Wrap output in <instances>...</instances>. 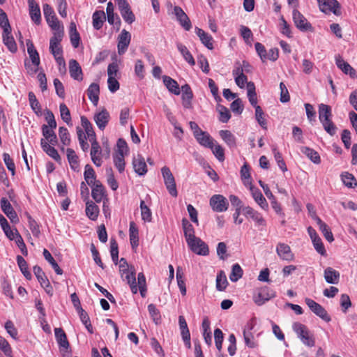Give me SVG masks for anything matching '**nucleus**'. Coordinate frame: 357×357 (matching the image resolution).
Instances as JSON below:
<instances>
[{
  "label": "nucleus",
  "mask_w": 357,
  "mask_h": 357,
  "mask_svg": "<svg viewBox=\"0 0 357 357\" xmlns=\"http://www.w3.org/2000/svg\"><path fill=\"white\" fill-rule=\"evenodd\" d=\"M292 328L303 344L309 347H312L315 345L314 335L308 330L306 326L300 322H295L293 324Z\"/></svg>",
  "instance_id": "1"
},
{
  "label": "nucleus",
  "mask_w": 357,
  "mask_h": 357,
  "mask_svg": "<svg viewBox=\"0 0 357 357\" xmlns=\"http://www.w3.org/2000/svg\"><path fill=\"white\" fill-rule=\"evenodd\" d=\"M275 296V292L273 290L268 287H263L256 289L252 299L256 305L261 306Z\"/></svg>",
  "instance_id": "2"
},
{
  "label": "nucleus",
  "mask_w": 357,
  "mask_h": 357,
  "mask_svg": "<svg viewBox=\"0 0 357 357\" xmlns=\"http://www.w3.org/2000/svg\"><path fill=\"white\" fill-rule=\"evenodd\" d=\"M161 173L164 179L165 185L169 193L174 197H177L178 192L176 190L175 178L170 171V169L166 166L161 169Z\"/></svg>",
  "instance_id": "3"
},
{
  "label": "nucleus",
  "mask_w": 357,
  "mask_h": 357,
  "mask_svg": "<svg viewBox=\"0 0 357 357\" xmlns=\"http://www.w3.org/2000/svg\"><path fill=\"white\" fill-rule=\"evenodd\" d=\"M43 13L48 25L54 31H63L61 27L53 8L47 3L43 5Z\"/></svg>",
  "instance_id": "4"
},
{
  "label": "nucleus",
  "mask_w": 357,
  "mask_h": 357,
  "mask_svg": "<svg viewBox=\"0 0 357 357\" xmlns=\"http://www.w3.org/2000/svg\"><path fill=\"white\" fill-rule=\"evenodd\" d=\"M187 243L190 249L198 255L207 256L209 254L208 246L199 237L193 238Z\"/></svg>",
  "instance_id": "5"
},
{
  "label": "nucleus",
  "mask_w": 357,
  "mask_h": 357,
  "mask_svg": "<svg viewBox=\"0 0 357 357\" xmlns=\"http://www.w3.org/2000/svg\"><path fill=\"white\" fill-rule=\"evenodd\" d=\"M305 303L310 309V310L317 316L319 317L326 322L331 321V317L328 315L326 310L320 304L309 298H306L305 299Z\"/></svg>",
  "instance_id": "6"
},
{
  "label": "nucleus",
  "mask_w": 357,
  "mask_h": 357,
  "mask_svg": "<svg viewBox=\"0 0 357 357\" xmlns=\"http://www.w3.org/2000/svg\"><path fill=\"white\" fill-rule=\"evenodd\" d=\"M320 10L325 13L332 12L337 16L341 15L340 4L337 0H317Z\"/></svg>",
  "instance_id": "7"
},
{
  "label": "nucleus",
  "mask_w": 357,
  "mask_h": 357,
  "mask_svg": "<svg viewBox=\"0 0 357 357\" xmlns=\"http://www.w3.org/2000/svg\"><path fill=\"white\" fill-rule=\"evenodd\" d=\"M210 206L215 212L226 211L229 206L227 199L222 195H214L210 199Z\"/></svg>",
  "instance_id": "8"
},
{
  "label": "nucleus",
  "mask_w": 357,
  "mask_h": 357,
  "mask_svg": "<svg viewBox=\"0 0 357 357\" xmlns=\"http://www.w3.org/2000/svg\"><path fill=\"white\" fill-rule=\"evenodd\" d=\"M63 36V31H54L50 41V50L54 56L63 54V50L60 43Z\"/></svg>",
  "instance_id": "9"
},
{
  "label": "nucleus",
  "mask_w": 357,
  "mask_h": 357,
  "mask_svg": "<svg viewBox=\"0 0 357 357\" xmlns=\"http://www.w3.org/2000/svg\"><path fill=\"white\" fill-rule=\"evenodd\" d=\"M293 20L296 26L301 31H312L313 29L307 19L296 9L293 10Z\"/></svg>",
  "instance_id": "10"
},
{
  "label": "nucleus",
  "mask_w": 357,
  "mask_h": 357,
  "mask_svg": "<svg viewBox=\"0 0 357 357\" xmlns=\"http://www.w3.org/2000/svg\"><path fill=\"white\" fill-rule=\"evenodd\" d=\"M131 40L130 33L126 29H123L118 37V52L123 54L127 50Z\"/></svg>",
  "instance_id": "11"
},
{
  "label": "nucleus",
  "mask_w": 357,
  "mask_h": 357,
  "mask_svg": "<svg viewBox=\"0 0 357 357\" xmlns=\"http://www.w3.org/2000/svg\"><path fill=\"white\" fill-rule=\"evenodd\" d=\"M1 208L12 222L17 223L19 222V218L16 212L8 200L5 197L1 198Z\"/></svg>",
  "instance_id": "12"
},
{
  "label": "nucleus",
  "mask_w": 357,
  "mask_h": 357,
  "mask_svg": "<svg viewBox=\"0 0 357 357\" xmlns=\"http://www.w3.org/2000/svg\"><path fill=\"white\" fill-rule=\"evenodd\" d=\"M174 13L182 27L185 30L189 31L192 27L191 22L183 9L179 6H175Z\"/></svg>",
  "instance_id": "13"
},
{
  "label": "nucleus",
  "mask_w": 357,
  "mask_h": 357,
  "mask_svg": "<svg viewBox=\"0 0 357 357\" xmlns=\"http://www.w3.org/2000/svg\"><path fill=\"white\" fill-rule=\"evenodd\" d=\"M28 4L31 19L36 24H40L41 22V13L38 4L35 0H28Z\"/></svg>",
  "instance_id": "14"
},
{
  "label": "nucleus",
  "mask_w": 357,
  "mask_h": 357,
  "mask_svg": "<svg viewBox=\"0 0 357 357\" xmlns=\"http://www.w3.org/2000/svg\"><path fill=\"white\" fill-rule=\"evenodd\" d=\"M121 278L123 281H126V282L129 284L130 290L133 294L137 293L138 289L136 282L135 271L134 268L126 271L125 275H123V277L121 276Z\"/></svg>",
  "instance_id": "15"
},
{
  "label": "nucleus",
  "mask_w": 357,
  "mask_h": 357,
  "mask_svg": "<svg viewBox=\"0 0 357 357\" xmlns=\"http://www.w3.org/2000/svg\"><path fill=\"white\" fill-rule=\"evenodd\" d=\"M276 252L282 260L291 261L294 259V255L287 244L279 243L276 248Z\"/></svg>",
  "instance_id": "16"
},
{
  "label": "nucleus",
  "mask_w": 357,
  "mask_h": 357,
  "mask_svg": "<svg viewBox=\"0 0 357 357\" xmlns=\"http://www.w3.org/2000/svg\"><path fill=\"white\" fill-rule=\"evenodd\" d=\"M69 73L70 77L74 79L82 81L83 79V73L79 63L75 59L69 61Z\"/></svg>",
  "instance_id": "17"
},
{
  "label": "nucleus",
  "mask_w": 357,
  "mask_h": 357,
  "mask_svg": "<svg viewBox=\"0 0 357 357\" xmlns=\"http://www.w3.org/2000/svg\"><path fill=\"white\" fill-rule=\"evenodd\" d=\"M93 119L98 128L103 130L109 122V114L105 109H103L101 112L96 114Z\"/></svg>",
  "instance_id": "18"
},
{
  "label": "nucleus",
  "mask_w": 357,
  "mask_h": 357,
  "mask_svg": "<svg viewBox=\"0 0 357 357\" xmlns=\"http://www.w3.org/2000/svg\"><path fill=\"white\" fill-rule=\"evenodd\" d=\"M195 33L199 38L202 43L206 47L208 50L213 49V38L208 33L205 32L203 29L196 27Z\"/></svg>",
  "instance_id": "19"
},
{
  "label": "nucleus",
  "mask_w": 357,
  "mask_h": 357,
  "mask_svg": "<svg viewBox=\"0 0 357 357\" xmlns=\"http://www.w3.org/2000/svg\"><path fill=\"white\" fill-rule=\"evenodd\" d=\"M181 90L183 106L186 109H189L192 106L191 100L193 98V93L191 88L188 84H185L181 86Z\"/></svg>",
  "instance_id": "20"
},
{
  "label": "nucleus",
  "mask_w": 357,
  "mask_h": 357,
  "mask_svg": "<svg viewBox=\"0 0 357 357\" xmlns=\"http://www.w3.org/2000/svg\"><path fill=\"white\" fill-rule=\"evenodd\" d=\"M54 128H49L47 125H43L42 132L45 140L49 144L54 146L57 144V137L54 131Z\"/></svg>",
  "instance_id": "21"
},
{
  "label": "nucleus",
  "mask_w": 357,
  "mask_h": 357,
  "mask_svg": "<svg viewBox=\"0 0 357 357\" xmlns=\"http://www.w3.org/2000/svg\"><path fill=\"white\" fill-rule=\"evenodd\" d=\"M332 110L331 106L321 103L319 105V119L321 123L331 121Z\"/></svg>",
  "instance_id": "22"
},
{
  "label": "nucleus",
  "mask_w": 357,
  "mask_h": 357,
  "mask_svg": "<svg viewBox=\"0 0 357 357\" xmlns=\"http://www.w3.org/2000/svg\"><path fill=\"white\" fill-rule=\"evenodd\" d=\"M132 165L135 172L137 174L142 176L147 172V166L142 156L138 155L137 158H135L132 161Z\"/></svg>",
  "instance_id": "23"
},
{
  "label": "nucleus",
  "mask_w": 357,
  "mask_h": 357,
  "mask_svg": "<svg viewBox=\"0 0 357 357\" xmlns=\"http://www.w3.org/2000/svg\"><path fill=\"white\" fill-rule=\"evenodd\" d=\"M54 335L56 342L60 347L68 349L70 347L69 342L67 339L66 334L61 328H56L54 329Z\"/></svg>",
  "instance_id": "24"
},
{
  "label": "nucleus",
  "mask_w": 357,
  "mask_h": 357,
  "mask_svg": "<svg viewBox=\"0 0 357 357\" xmlns=\"http://www.w3.org/2000/svg\"><path fill=\"white\" fill-rule=\"evenodd\" d=\"M250 191L255 201L261 207V208L267 210L268 204L261 191L259 189L254 188L252 185L250 186Z\"/></svg>",
  "instance_id": "25"
},
{
  "label": "nucleus",
  "mask_w": 357,
  "mask_h": 357,
  "mask_svg": "<svg viewBox=\"0 0 357 357\" xmlns=\"http://www.w3.org/2000/svg\"><path fill=\"white\" fill-rule=\"evenodd\" d=\"M12 31L8 32H3L2 38L4 45L7 47L10 52L15 53L17 50V44L13 36L11 34Z\"/></svg>",
  "instance_id": "26"
},
{
  "label": "nucleus",
  "mask_w": 357,
  "mask_h": 357,
  "mask_svg": "<svg viewBox=\"0 0 357 357\" xmlns=\"http://www.w3.org/2000/svg\"><path fill=\"white\" fill-rule=\"evenodd\" d=\"M91 195L96 202H100L105 196V188L100 181L94 182Z\"/></svg>",
  "instance_id": "27"
},
{
  "label": "nucleus",
  "mask_w": 357,
  "mask_h": 357,
  "mask_svg": "<svg viewBox=\"0 0 357 357\" xmlns=\"http://www.w3.org/2000/svg\"><path fill=\"white\" fill-rule=\"evenodd\" d=\"M40 145L43 150L54 160L59 161L61 159L58 151L55 149L53 145L49 144L43 139H41L40 140Z\"/></svg>",
  "instance_id": "28"
},
{
  "label": "nucleus",
  "mask_w": 357,
  "mask_h": 357,
  "mask_svg": "<svg viewBox=\"0 0 357 357\" xmlns=\"http://www.w3.org/2000/svg\"><path fill=\"white\" fill-rule=\"evenodd\" d=\"M182 227L187 243L197 237L195 235V229L193 226L186 218H183Z\"/></svg>",
  "instance_id": "29"
},
{
  "label": "nucleus",
  "mask_w": 357,
  "mask_h": 357,
  "mask_svg": "<svg viewBox=\"0 0 357 357\" xmlns=\"http://www.w3.org/2000/svg\"><path fill=\"white\" fill-rule=\"evenodd\" d=\"M324 278L328 284H337L340 279V273L331 267L324 270Z\"/></svg>",
  "instance_id": "30"
},
{
  "label": "nucleus",
  "mask_w": 357,
  "mask_h": 357,
  "mask_svg": "<svg viewBox=\"0 0 357 357\" xmlns=\"http://www.w3.org/2000/svg\"><path fill=\"white\" fill-rule=\"evenodd\" d=\"M314 220L319 226V230L322 232L326 239L332 242L334 241L333 235L328 226L319 217H314Z\"/></svg>",
  "instance_id": "31"
},
{
  "label": "nucleus",
  "mask_w": 357,
  "mask_h": 357,
  "mask_svg": "<svg viewBox=\"0 0 357 357\" xmlns=\"http://www.w3.org/2000/svg\"><path fill=\"white\" fill-rule=\"evenodd\" d=\"M100 88L99 85L96 83H92L90 84L87 89V95L89 100L93 102L94 105H97L99 100Z\"/></svg>",
  "instance_id": "32"
},
{
  "label": "nucleus",
  "mask_w": 357,
  "mask_h": 357,
  "mask_svg": "<svg viewBox=\"0 0 357 357\" xmlns=\"http://www.w3.org/2000/svg\"><path fill=\"white\" fill-rule=\"evenodd\" d=\"M195 138L201 146L206 148H212L213 146L214 139L206 132L203 131Z\"/></svg>",
  "instance_id": "33"
},
{
  "label": "nucleus",
  "mask_w": 357,
  "mask_h": 357,
  "mask_svg": "<svg viewBox=\"0 0 357 357\" xmlns=\"http://www.w3.org/2000/svg\"><path fill=\"white\" fill-rule=\"evenodd\" d=\"M163 83L168 90L175 95H179L181 93L179 86L177 82L169 76L162 77Z\"/></svg>",
  "instance_id": "34"
},
{
  "label": "nucleus",
  "mask_w": 357,
  "mask_h": 357,
  "mask_svg": "<svg viewBox=\"0 0 357 357\" xmlns=\"http://www.w3.org/2000/svg\"><path fill=\"white\" fill-rule=\"evenodd\" d=\"M26 46L27 52L31 60L33 65L38 67L40 65V56L38 52H37V50L34 47L33 43L30 40H28L26 41Z\"/></svg>",
  "instance_id": "35"
},
{
  "label": "nucleus",
  "mask_w": 357,
  "mask_h": 357,
  "mask_svg": "<svg viewBox=\"0 0 357 357\" xmlns=\"http://www.w3.org/2000/svg\"><path fill=\"white\" fill-rule=\"evenodd\" d=\"M176 47L185 61L188 62L190 66H195V60L187 47L181 43H178L176 44Z\"/></svg>",
  "instance_id": "36"
},
{
  "label": "nucleus",
  "mask_w": 357,
  "mask_h": 357,
  "mask_svg": "<svg viewBox=\"0 0 357 357\" xmlns=\"http://www.w3.org/2000/svg\"><path fill=\"white\" fill-rule=\"evenodd\" d=\"M93 26L96 30H99L102 28L104 22L106 20V16L102 10H96L93 13Z\"/></svg>",
  "instance_id": "37"
},
{
  "label": "nucleus",
  "mask_w": 357,
  "mask_h": 357,
  "mask_svg": "<svg viewBox=\"0 0 357 357\" xmlns=\"http://www.w3.org/2000/svg\"><path fill=\"white\" fill-rule=\"evenodd\" d=\"M336 65L340 68L345 74H349L351 77L356 75V70L346 61H344L340 56L336 57Z\"/></svg>",
  "instance_id": "38"
},
{
  "label": "nucleus",
  "mask_w": 357,
  "mask_h": 357,
  "mask_svg": "<svg viewBox=\"0 0 357 357\" xmlns=\"http://www.w3.org/2000/svg\"><path fill=\"white\" fill-rule=\"evenodd\" d=\"M341 180L344 185L349 188H354L357 186V181L352 174L344 172L341 174Z\"/></svg>",
  "instance_id": "39"
},
{
  "label": "nucleus",
  "mask_w": 357,
  "mask_h": 357,
  "mask_svg": "<svg viewBox=\"0 0 357 357\" xmlns=\"http://www.w3.org/2000/svg\"><path fill=\"white\" fill-rule=\"evenodd\" d=\"M70 38L73 47L77 48L79 45L80 36L79 32L77 31L76 24L71 22L70 24Z\"/></svg>",
  "instance_id": "40"
},
{
  "label": "nucleus",
  "mask_w": 357,
  "mask_h": 357,
  "mask_svg": "<svg viewBox=\"0 0 357 357\" xmlns=\"http://www.w3.org/2000/svg\"><path fill=\"white\" fill-rule=\"evenodd\" d=\"M301 152L314 164H319L321 162L319 153L314 149L305 146L301 148Z\"/></svg>",
  "instance_id": "41"
},
{
  "label": "nucleus",
  "mask_w": 357,
  "mask_h": 357,
  "mask_svg": "<svg viewBox=\"0 0 357 357\" xmlns=\"http://www.w3.org/2000/svg\"><path fill=\"white\" fill-rule=\"evenodd\" d=\"M86 213L89 219L91 220H96L98 216L99 209L92 202H87L86 204Z\"/></svg>",
  "instance_id": "42"
},
{
  "label": "nucleus",
  "mask_w": 357,
  "mask_h": 357,
  "mask_svg": "<svg viewBox=\"0 0 357 357\" xmlns=\"http://www.w3.org/2000/svg\"><path fill=\"white\" fill-rule=\"evenodd\" d=\"M66 154L68 162L71 167V168L75 171H78L79 167V160L78 156L76 155L75 151L72 149H66Z\"/></svg>",
  "instance_id": "43"
},
{
  "label": "nucleus",
  "mask_w": 357,
  "mask_h": 357,
  "mask_svg": "<svg viewBox=\"0 0 357 357\" xmlns=\"http://www.w3.org/2000/svg\"><path fill=\"white\" fill-rule=\"evenodd\" d=\"M138 229L134 222H130L129 235L130 241L132 248L137 247L139 242Z\"/></svg>",
  "instance_id": "44"
},
{
  "label": "nucleus",
  "mask_w": 357,
  "mask_h": 357,
  "mask_svg": "<svg viewBox=\"0 0 357 357\" xmlns=\"http://www.w3.org/2000/svg\"><path fill=\"white\" fill-rule=\"evenodd\" d=\"M247 89H248V97L249 99V102L250 104L254 107L259 106L257 105V93L255 91V84L252 82H250L247 84Z\"/></svg>",
  "instance_id": "45"
},
{
  "label": "nucleus",
  "mask_w": 357,
  "mask_h": 357,
  "mask_svg": "<svg viewBox=\"0 0 357 357\" xmlns=\"http://www.w3.org/2000/svg\"><path fill=\"white\" fill-rule=\"evenodd\" d=\"M43 256L45 259L51 264L52 267L53 268L56 274H63L62 269L59 267L55 259L52 256L51 253L47 249H44Z\"/></svg>",
  "instance_id": "46"
},
{
  "label": "nucleus",
  "mask_w": 357,
  "mask_h": 357,
  "mask_svg": "<svg viewBox=\"0 0 357 357\" xmlns=\"http://www.w3.org/2000/svg\"><path fill=\"white\" fill-rule=\"evenodd\" d=\"M84 177L89 185H94V182H97L98 181L96 180V174L95 171L92 168V167L90 165H86L85 166V171L84 173Z\"/></svg>",
  "instance_id": "47"
},
{
  "label": "nucleus",
  "mask_w": 357,
  "mask_h": 357,
  "mask_svg": "<svg viewBox=\"0 0 357 357\" xmlns=\"http://www.w3.org/2000/svg\"><path fill=\"white\" fill-rule=\"evenodd\" d=\"M17 265H18L21 272L24 275V276L27 280H31V274L29 272V271L28 270V264H27L26 261H25V259L22 256L17 255Z\"/></svg>",
  "instance_id": "48"
},
{
  "label": "nucleus",
  "mask_w": 357,
  "mask_h": 357,
  "mask_svg": "<svg viewBox=\"0 0 357 357\" xmlns=\"http://www.w3.org/2000/svg\"><path fill=\"white\" fill-rule=\"evenodd\" d=\"M220 135L229 146H236V138L229 130H220Z\"/></svg>",
  "instance_id": "49"
},
{
  "label": "nucleus",
  "mask_w": 357,
  "mask_h": 357,
  "mask_svg": "<svg viewBox=\"0 0 357 357\" xmlns=\"http://www.w3.org/2000/svg\"><path fill=\"white\" fill-rule=\"evenodd\" d=\"M124 157L125 155L121 153H115L113 155L114 165L120 173H122L125 169Z\"/></svg>",
  "instance_id": "50"
},
{
  "label": "nucleus",
  "mask_w": 357,
  "mask_h": 357,
  "mask_svg": "<svg viewBox=\"0 0 357 357\" xmlns=\"http://www.w3.org/2000/svg\"><path fill=\"white\" fill-rule=\"evenodd\" d=\"M228 284L227 277L223 271H220L216 278V289L218 291H223Z\"/></svg>",
  "instance_id": "51"
},
{
  "label": "nucleus",
  "mask_w": 357,
  "mask_h": 357,
  "mask_svg": "<svg viewBox=\"0 0 357 357\" xmlns=\"http://www.w3.org/2000/svg\"><path fill=\"white\" fill-rule=\"evenodd\" d=\"M29 101L30 106L31 109L33 110V112L39 115L41 113V107L40 105L37 100L35 94L33 92L30 91L29 93Z\"/></svg>",
  "instance_id": "52"
},
{
  "label": "nucleus",
  "mask_w": 357,
  "mask_h": 357,
  "mask_svg": "<svg viewBox=\"0 0 357 357\" xmlns=\"http://www.w3.org/2000/svg\"><path fill=\"white\" fill-rule=\"evenodd\" d=\"M255 118L258 123L263 128L267 129V122L264 117V113L260 106L255 107Z\"/></svg>",
  "instance_id": "53"
},
{
  "label": "nucleus",
  "mask_w": 357,
  "mask_h": 357,
  "mask_svg": "<svg viewBox=\"0 0 357 357\" xmlns=\"http://www.w3.org/2000/svg\"><path fill=\"white\" fill-rule=\"evenodd\" d=\"M0 27L3 29V32L12 31L7 14L1 8H0Z\"/></svg>",
  "instance_id": "54"
},
{
  "label": "nucleus",
  "mask_w": 357,
  "mask_h": 357,
  "mask_svg": "<svg viewBox=\"0 0 357 357\" xmlns=\"http://www.w3.org/2000/svg\"><path fill=\"white\" fill-rule=\"evenodd\" d=\"M59 110L62 120L68 125L72 126L71 115L68 107L64 103H61L59 105Z\"/></svg>",
  "instance_id": "55"
},
{
  "label": "nucleus",
  "mask_w": 357,
  "mask_h": 357,
  "mask_svg": "<svg viewBox=\"0 0 357 357\" xmlns=\"http://www.w3.org/2000/svg\"><path fill=\"white\" fill-rule=\"evenodd\" d=\"M243 269L238 264H235L232 266L231 272L229 275V279L231 282H236L243 276Z\"/></svg>",
  "instance_id": "56"
},
{
  "label": "nucleus",
  "mask_w": 357,
  "mask_h": 357,
  "mask_svg": "<svg viewBox=\"0 0 357 357\" xmlns=\"http://www.w3.org/2000/svg\"><path fill=\"white\" fill-rule=\"evenodd\" d=\"M148 311L153 321L155 324H159L161 320L160 311L156 308L154 304H149L148 305Z\"/></svg>",
  "instance_id": "57"
},
{
  "label": "nucleus",
  "mask_w": 357,
  "mask_h": 357,
  "mask_svg": "<svg viewBox=\"0 0 357 357\" xmlns=\"http://www.w3.org/2000/svg\"><path fill=\"white\" fill-rule=\"evenodd\" d=\"M140 208L142 220L145 222H151L152 219V213L143 200L140 202Z\"/></svg>",
  "instance_id": "58"
},
{
  "label": "nucleus",
  "mask_w": 357,
  "mask_h": 357,
  "mask_svg": "<svg viewBox=\"0 0 357 357\" xmlns=\"http://www.w3.org/2000/svg\"><path fill=\"white\" fill-rule=\"evenodd\" d=\"M110 253L113 262L116 265L119 261V248L114 238H111L110 240Z\"/></svg>",
  "instance_id": "59"
},
{
  "label": "nucleus",
  "mask_w": 357,
  "mask_h": 357,
  "mask_svg": "<svg viewBox=\"0 0 357 357\" xmlns=\"http://www.w3.org/2000/svg\"><path fill=\"white\" fill-rule=\"evenodd\" d=\"M33 273L37 278L38 282H40V285L43 284H48V279L46 277L45 273L43 271L42 268L39 266L36 265L33 266Z\"/></svg>",
  "instance_id": "60"
},
{
  "label": "nucleus",
  "mask_w": 357,
  "mask_h": 357,
  "mask_svg": "<svg viewBox=\"0 0 357 357\" xmlns=\"http://www.w3.org/2000/svg\"><path fill=\"white\" fill-rule=\"evenodd\" d=\"M59 135L61 143L65 146L70 144V134L68 129L65 127H60L59 129Z\"/></svg>",
  "instance_id": "61"
},
{
  "label": "nucleus",
  "mask_w": 357,
  "mask_h": 357,
  "mask_svg": "<svg viewBox=\"0 0 357 357\" xmlns=\"http://www.w3.org/2000/svg\"><path fill=\"white\" fill-rule=\"evenodd\" d=\"M106 174L107 177L108 185L113 190H116L118 188L119 185L114 178L112 169L111 167H107L106 169Z\"/></svg>",
  "instance_id": "62"
},
{
  "label": "nucleus",
  "mask_w": 357,
  "mask_h": 357,
  "mask_svg": "<svg viewBox=\"0 0 357 357\" xmlns=\"http://www.w3.org/2000/svg\"><path fill=\"white\" fill-rule=\"evenodd\" d=\"M273 152L274 154L275 160L277 162L278 167L283 172H287V168L282 158V154L277 150L275 147L273 148Z\"/></svg>",
  "instance_id": "63"
},
{
  "label": "nucleus",
  "mask_w": 357,
  "mask_h": 357,
  "mask_svg": "<svg viewBox=\"0 0 357 357\" xmlns=\"http://www.w3.org/2000/svg\"><path fill=\"white\" fill-rule=\"evenodd\" d=\"M120 13L126 22L132 24L135 21V16L130 9V7L120 11Z\"/></svg>",
  "instance_id": "64"
}]
</instances>
